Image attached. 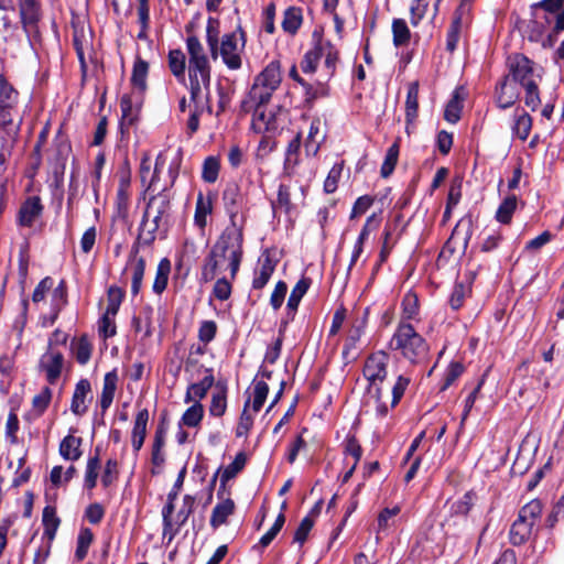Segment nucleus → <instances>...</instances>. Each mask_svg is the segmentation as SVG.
Here are the masks:
<instances>
[{
  "label": "nucleus",
  "mask_w": 564,
  "mask_h": 564,
  "mask_svg": "<svg viewBox=\"0 0 564 564\" xmlns=\"http://www.w3.org/2000/svg\"><path fill=\"white\" fill-rule=\"evenodd\" d=\"M163 165L164 161L162 156L159 155L155 160L154 171L147 188L148 192L155 194L151 195L149 198L137 238L138 243L142 246L152 245L156 238V232L160 229H166L169 225L172 194L166 186L159 188L156 185L159 173L163 169Z\"/></svg>",
  "instance_id": "obj_1"
},
{
  "label": "nucleus",
  "mask_w": 564,
  "mask_h": 564,
  "mask_svg": "<svg viewBox=\"0 0 564 564\" xmlns=\"http://www.w3.org/2000/svg\"><path fill=\"white\" fill-rule=\"evenodd\" d=\"M243 256V231L225 228L204 260L200 281L210 282L226 269L235 279Z\"/></svg>",
  "instance_id": "obj_2"
},
{
  "label": "nucleus",
  "mask_w": 564,
  "mask_h": 564,
  "mask_svg": "<svg viewBox=\"0 0 564 564\" xmlns=\"http://www.w3.org/2000/svg\"><path fill=\"white\" fill-rule=\"evenodd\" d=\"M389 348L411 364H420L429 352V345L415 328L404 321H401L390 341Z\"/></svg>",
  "instance_id": "obj_3"
},
{
  "label": "nucleus",
  "mask_w": 564,
  "mask_h": 564,
  "mask_svg": "<svg viewBox=\"0 0 564 564\" xmlns=\"http://www.w3.org/2000/svg\"><path fill=\"white\" fill-rule=\"evenodd\" d=\"M542 502L539 499H533L519 510L509 531V540L512 545L519 546L529 541L533 528L542 514Z\"/></svg>",
  "instance_id": "obj_4"
},
{
  "label": "nucleus",
  "mask_w": 564,
  "mask_h": 564,
  "mask_svg": "<svg viewBox=\"0 0 564 564\" xmlns=\"http://www.w3.org/2000/svg\"><path fill=\"white\" fill-rule=\"evenodd\" d=\"M46 296L51 300V313L42 317V326L47 327L54 324L63 306L67 302V291L64 280L55 285L51 276L44 278L37 284V303L44 301Z\"/></svg>",
  "instance_id": "obj_5"
},
{
  "label": "nucleus",
  "mask_w": 564,
  "mask_h": 564,
  "mask_svg": "<svg viewBox=\"0 0 564 564\" xmlns=\"http://www.w3.org/2000/svg\"><path fill=\"white\" fill-rule=\"evenodd\" d=\"M245 32L241 28L221 36L220 45L218 46V55H220L224 64L229 69L236 70L241 67V53L245 48Z\"/></svg>",
  "instance_id": "obj_6"
},
{
  "label": "nucleus",
  "mask_w": 564,
  "mask_h": 564,
  "mask_svg": "<svg viewBox=\"0 0 564 564\" xmlns=\"http://www.w3.org/2000/svg\"><path fill=\"white\" fill-rule=\"evenodd\" d=\"M223 202L225 210L229 217L228 229L243 231L246 216L242 213L245 197L237 184L230 183L223 192Z\"/></svg>",
  "instance_id": "obj_7"
},
{
  "label": "nucleus",
  "mask_w": 564,
  "mask_h": 564,
  "mask_svg": "<svg viewBox=\"0 0 564 564\" xmlns=\"http://www.w3.org/2000/svg\"><path fill=\"white\" fill-rule=\"evenodd\" d=\"M508 68L512 82L520 86L534 84L542 79L541 73L534 66V63L522 54H514L508 58Z\"/></svg>",
  "instance_id": "obj_8"
},
{
  "label": "nucleus",
  "mask_w": 564,
  "mask_h": 564,
  "mask_svg": "<svg viewBox=\"0 0 564 564\" xmlns=\"http://www.w3.org/2000/svg\"><path fill=\"white\" fill-rule=\"evenodd\" d=\"M212 66L188 67L191 101L210 100Z\"/></svg>",
  "instance_id": "obj_9"
},
{
  "label": "nucleus",
  "mask_w": 564,
  "mask_h": 564,
  "mask_svg": "<svg viewBox=\"0 0 564 564\" xmlns=\"http://www.w3.org/2000/svg\"><path fill=\"white\" fill-rule=\"evenodd\" d=\"M389 356L384 351L371 354L364 366V377L369 381V392L372 393L387 377Z\"/></svg>",
  "instance_id": "obj_10"
},
{
  "label": "nucleus",
  "mask_w": 564,
  "mask_h": 564,
  "mask_svg": "<svg viewBox=\"0 0 564 564\" xmlns=\"http://www.w3.org/2000/svg\"><path fill=\"white\" fill-rule=\"evenodd\" d=\"M19 21L14 29L21 28L30 46L34 47L35 41V0H17Z\"/></svg>",
  "instance_id": "obj_11"
},
{
  "label": "nucleus",
  "mask_w": 564,
  "mask_h": 564,
  "mask_svg": "<svg viewBox=\"0 0 564 564\" xmlns=\"http://www.w3.org/2000/svg\"><path fill=\"white\" fill-rule=\"evenodd\" d=\"M139 245L140 243H138V241L133 245L126 267V270L131 271V294L133 296L140 293L145 271V260L142 257H137L139 252Z\"/></svg>",
  "instance_id": "obj_12"
},
{
  "label": "nucleus",
  "mask_w": 564,
  "mask_h": 564,
  "mask_svg": "<svg viewBox=\"0 0 564 564\" xmlns=\"http://www.w3.org/2000/svg\"><path fill=\"white\" fill-rule=\"evenodd\" d=\"M517 84L505 76L496 87V102L499 108L507 109L516 104L519 98Z\"/></svg>",
  "instance_id": "obj_13"
},
{
  "label": "nucleus",
  "mask_w": 564,
  "mask_h": 564,
  "mask_svg": "<svg viewBox=\"0 0 564 564\" xmlns=\"http://www.w3.org/2000/svg\"><path fill=\"white\" fill-rule=\"evenodd\" d=\"M281 64L279 61H271L264 69L258 74L254 78V84L261 85L262 87H269V89L276 90L281 84Z\"/></svg>",
  "instance_id": "obj_14"
},
{
  "label": "nucleus",
  "mask_w": 564,
  "mask_h": 564,
  "mask_svg": "<svg viewBox=\"0 0 564 564\" xmlns=\"http://www.w3.org/2000/svg\"><path fill=\"white\" fill-rule=\"evenodd\" d=\"M322 122L319 118H314L311 121L308 134L304 142V149L307 156H316L321 145L326 139V134L322 132Z\"/></svg>",
  "instance_id": "obj_15"
},
{
  "label": "nucleus",
  "mask_w": 564,
  "mask_h": 564,
  "mask_svg": "<svg viewBox=\"0 0 564 564\" xmlns=\"http://www.w3.org/2000/svg\"><path fill=\"white\" fill-rule=\"evenodd\" d=\"M186 50L188 54V67L210 66L209 58L197 36H187Z\"/></svg>",
  "instance_id": "obj_16"
},
{
  "label": "nucleus",
  "mask_w": 564,
  "mask_h": 564,
  "mask_svg": "<svg viewBox=\"0 0 564 564\" xmlns=\"http://www.w3.org/2000/svg\"><path fill=\"white\" fill-rule=\"evenodd\" d=\"M148 422V409L140 410L135 415L133 427L131 431V445L134 453H138L144 444V440L147 437Z\"/></svg>",
  "instance_id": "obj_17"
},
{
  "label": "nucleus",
  "mask_w": 564,
  "mask_h": 564,
  "mask_svg": "<svg viewBox=\"0 0 564 564\" xmlns=\"http://www.w3.org/2000/svg\"><path fill=\"white\" fill-rule=\"evenodd\" d=\"M215 382V378L212 369H205V376L198 382L192 383L188 386L185 402L189 403L191 401H200L204 399L208 392V390L213 387Z\"/></svg>",
  "instance_id": "obj_18"
},
{
  "label": "nucleus",
  "mask_w": 564,
  "mask_h": 564,
  "mask_svg": "<svg viewBox=\"0 0 564 564\" xmlns=\"http://www.w3.org/2000/svg\"><path fill=\"white\" fill-rule=\"evenodd\" d=\"M91 391L90 382L87 379H80L75 387L72 403H70V411L77 415L82 416L87 412V404L86 399L89 395Z\"/></svg>",
  "instance_id": "obj_19"
},
{
  "label": "nucleus",
  "mask_w": 564,
  "mask_h": 564,
  "mask_svg": "<svg viewBox=\"0 0 564 564\" xmlns=\"http://www.w3.org/2000/svg\"><path fill=\"white\" fill-rule=\"evenodd\" d=\"M367 316H368V308L365 311L364 316L360 321H358L351 329L349 330L347 338L345 340L344 347H343V357L344 359L355 358L352 356V351L356 350L357 344L360 340L365 327L367 324Z\"/></svg>",
  "instance_id": "obj_20"
},
{
  "label": "nucleus",
  "mask_w": 564,
  "mask_h": 564,
  "mask_svg": "<svg viewBox=\"0 0 564 564\" xmlns=\"http://www.w3.org/2000/svg\"><path fill=\"white\" fill-rule=\"evenodd\" d=\"M63 355L54 349L42 358V367L46 372L47 381L53 384L59 378L63 368Z\"/></svg>",
  "instance_id": "obj_21"
},
{
  "label": "nucleus",
  "mask_w": 564,
  "mask_h": 564,
  "mask_svg": "<svg viewBox=\"0 0 564 564\" xmlns=\"http://www.w3.org/2000/svg\"><path fill=\"white\" fill-rule=\"evenodd\" d=\"M275 270V262L269 254H264L259 259V268L254 271L252 280V288L254 290L263 289L269 282L271 275Z\"/></svg>",
  "instance_id": "obj_22"
},
{
  "label": "nucleus",
  "mask_w": 564,
  "mask_h": 564,
  "mask_svg": "<svg viewBox=\"0 0 564 564\" xmlns=\"http://www.w3.org/2000/svg\"><path fill=\"white\" fill-rule=\"evenodd\" d=\"M467 96L466 89L462 86L456 87L453 91L451 100L447 102L444 118L449 123H456L460 119L463 101Z\"/></svg>",
  "instance_id": "obj_23"
},
{
  "label": "nucleus",
  "mask_w": 564,
  "mask_h": 564,
  "mask_svg": "<svg viewBox=\"0 0 564 564\" xmlns=\"http://www.w3.org/2000/svg\"><path fill=\"white\" fill-rule=\"evenodd\" d=\"M213 213V196L198 193L195 204L194 224L204 230L207 225V217Z\"/></svg>",
  "instance_id": "obj_24"
},
{
  "label": "nucleus",
  "mask_w": 564,
  "mask_h": 564,
  "mask_svg": "<svg viewBox=\"0 0 564 564\" xmlns=\"http://www.w3.org/2000/svg\"><path fill=\"white\" fill-rule=\"evenodd\" d=\"M273 89L269 87H262L261 85L254 84L251 86L248 98L243 101V108L251 110L252 107H259L267 105L273 94Z\"/></svg>",
  "instance_id": "obj_25"
},
{
  "label": "nucleus",
  "mask_w": 564,
  "mask_h": 564,
  "mask_svg": "<svg viewBox=\"0 0 564 564\" xmlns=\"http://www.w3.org/2000/svg\"><path fill=\"white\" fill-rule=\"evenodd\" d=\"M419 110V82H412L408 85L405 99V121L406 129L414 123Z\"/></svg>",
  "instance_id": "obj_26"
},
{
  "label": "nucleus",
  "mask_w": 564,
  "mask_h": 564,
  "mask_svg": "<svg viewBox=\"0 0 564 564\" xmlns=\"http://www.w3.org/2000/svg\"><path fill=\"white\" fill-rule=\"evenodd\" d=\"M471 227H473V220L470 217L462 218L457 223L455 228L453 229L452 236H451L449 240L447 241V243L448 245L452 242L456 243L459 241L462 245L463 251H465L468 247L469 240L473 235Z\"/></svg>",
  "instance_id": "obj_27"
},
{
  "label": "nucleus",
  "mask_w": 564,
  "mask_h": 564,
  "mask_svg": "<svg viewBox=\"0 0 564 564\" xmlns=\"http://www.w3.org/2000/svg\"><path fill=\"white\" fill-rule=\"evenodd\" d=\"M165 445V435L162 430H156L151 452V462L153 464V468L151 469L152 475H159L161 473L162 466L165 462V454L163 452V447Z\"/></svg>",
  "instance_id": "obj_28"
},
{
  "label": "nucleus",
  "mask_w": 564,
  "mask_h": 564,
  "mask_svg": "<svg viewBox=\"0 0 564 564\" xmlns=\"http://www.w3.org/2000/svg\"><path fill=\"white\" fill-rule=\"evenodd\" d=\"M235 511V502L230 498L223 499L218 502L210 516V527L213 529H218L220 525L227 522L229 516H231Z\"/></svg>",
  "instance_id": "obj_29"
},
{
  "label": "nucleus",
  "mask_w": 564,
  "mask_h": 564,
  "mask_svg": "<svg viewBox=\"0 0 564 564\" xmlns=\"http://www.w3.org/2000/svg\"><path fill=\"white\" fill-rule=\"evenodd\" d=\"M246 463L247 456L243 452H240L236 455L235 459L221 471L220 486L218 490L219 498L221 492L226 489L227 482L235 478L243 469Z\"/></svg>",
  "instance_id": "obj_30"
},
{
  "label": "nucleus",
  "mask_w": 564,
  "mask_h": 564,
  "mask_svg": "<svg viewBox=\"0 0 564 564\" xmlns=\"http://www.w3.org/2000/svg\"><path fill=\"white\" fill-rule=\"evenodd\" d=\"M42 524L44 527L43 538L52 542L61 524V519L56 514L55 507L46 506L43 509Z\"/></svg>",
  "instance_id": "obj_31"
},
{
  "label": "nucleus",
  "mask_w": 564,
  "mask_h": 564,
  "mask_svg": "<svg viewBox=\"0 0 564 564\" xmlns=\"http://www.w3.org/2000/svg\"><path fill=\"white\" fill-rule=\"evenodd\" d=\"M169 68L175 78L185 84L186 57L185 54L176 48L171 50L167 55Z\"/></svg>",
  "instance_id": "obj_32"
},
{
  "label": "nucleus",
  "mask_w": 564,
  "mask_h": 564,
  "mask_svg": "<svg viewBox=\"0 0 564 564\" xmlns=\"http://www.w3.org/2000/svg\"><path fill=\"white\" fill-rule=\"evenodd\" d=\"M317 44L321 47L319 56L325 58V67L327 68V75L330 77L335 73L336 63L338 61V51L329 42L317 36Z\"/></svg>",
  "instance_id": "obj_33"
},
{
  "label": "nucleus",
  "mask_w": 564,
  "mask_h": 564,
  "mask_svg": "<svg viewBox=\"0 0 564 564\" xmlns=\"http://www.w3.org/2000/svg\"><path fill=\"white\" fill-rule=\"evenodd\" d=\"M82 438L74 435H67L59 444V454L64 459L77 460L82 456Z\"/></svg>",
  "instance_id": "obj_34"
},
{
  "label": "nucleus",
  "mask_w": 564,
  "mask_h": 564,
  "mask_svg": "<svg viewBox=\"0 0 564 564\" xmlns=\"http://www.w3.org/2000/svg\"><path fill=\"white\" fill-rule=\"evenodd\" d=\"M470 0H462L459 8L455 12L454 20L451 24V28L447 32L446 36V48L449 52H454L458 40H459V31L462 25V13L460 11L464 9L466 4H468Z\"/></svg>",
  "instance_id": "obj_35"
},
{
  "label": "nucleus",
  "mask_w": 564,
  "mask_h": 564,
  "mask_svg": "<svg viewBox=\"0 0 564 564\" xmlns=\"http://www.w3.org/2000/svg\"><path fill=\"white\" fill-rule=\"evenodd\" d=\"M118 377L116 371L107 372L104 378V387L100 395V408L106 411L112 403Z\"/></svg>",
  "instance_id": "obj_36"
},
{
  "label": "nucleus",
  "mask_w": 564,
  "mask_h": 564,
  "mask_svg": "<svg viewBox=\"0 0 564 564\" xmlns=\"http://www.w3.org/2000/svg\"><path fill=\"white\" fill-rule=\"evenodd\" d=\"M302 144V134L301 132L296 133V135L289 142L285 150V159H284V169L292 173L293 170L299 164V154Z\"/></svg>",
  "instance_id": "obj_37"
},
{
  "label": "nucleus",
  "mask_w": 564,
  "mask_h": 564,
  "mask_svg": "<svg viewBox=\"0 0 564 564\" xmlns=\"http://www.w3.org/2000/svg\"><path fill=\"white\" fill-rule=\"evenodd\" d=\"M149 73V64L140 57H137L132 68L131 84L140 91L147 89V78Z\"/></svg>",
  "instance_id": "obj_38"
},
{
  "label": "nucleus",
  "mask_w": 564,
  "mask_h": 564,
  "mask_svg": "<svg viewBox=\"0 0 564 564\" xmlns=\"http://www.w3.org/2000/svg\"><path fill=\"white\" fill-rule=\"evenodd\" d=\"M532 118L528 112L521 110L516 113L514 123L512 126L513 135L521 141H525L531 132Z\"/></svg>",
  "instance_id": "obj_39"
},
{
  "label": "nucleus",
  "mask_w": 564,
  "mask_h": 564,
  "mask_svg": "<svg viewBox=\"0 0 564 564\" xmlns=\"http://www.w3.org/2000/svg\"><path fill=\"white\" fill-rule=\"evenodd\" d=\"M391 29L393 35V44L395 47H401L409 44L411 40V32L405 20L399 18L393 19Z\"/></svg>",
  "instance_id": "obj_40"
},
{
  "label": "nucleus",
  "mask_w": 564,
  "mask_h": 564,
  "mask_svg": "<svg viewBox=\"0 0 564 564\" xmlns=\"http://www.w3.org/2000/svg\"><path fill=\"white\" fill-rule=\"evenodd\" d=\"M314 39H317L316 33H314ZM321 50L322 48L318 47L317 40H315L313 47L304 54L303 59L301 61V69L303 73L313 74L316 70L321 61Z\"/></svg>",
  "instance_id": "obj_41"
},
{
  "label": "nucleus",
  "mask_w": 564,
  "mask_h": 564,
  "mask_svg": "<svg viewBox=\"0 0 564 564\" xmlns=\"http://www.w3.org/2000/svg\"><path fill=\"white\" fill-rule=\"evenodd\" d=\"M305 102L313 105L315 100L327 97L329 95V87L321 82L315 84L303 83Z\"/></svg>",
  "instance_id": "obj_42"
},
{
  "label": "nucleus",
  "mask_w": 564,
  "mask_h": 564,
  "mask_svg": "<svg viewBox=\"0 0 564 564\" xmlns=\"http://www.w3.org/2000/svg\"><path fill=\"white\" fill-rule=\"evenodd\" d=\"M195 105V108L193 112L191 113L188 121H187V129L189 131V134H194L198 128H199V117L204 111H207L208 113L213 112V107L210 104V100H199V101H193Z\"/></svg>",
  "instance_id": "obj_43"
},
{
  "label": "nucleus",
  "mask_w": 564,
  "mask_h": 564,
  "mask_svg": "<svg viewBox=\"0 0 564 564\" xmlns=\"http://www.w3.org/2000/svg\"><path fill=\"white\" fill-rule=\"evenodd\" d=\"M170 271V261L166 258L162 259L158 264L156 274L152 286L154 293L161 294L166 289Z\"/></svg>",
  "instance_id": "obj_44"
},
{
  "label": "nucleus",
  "mask_w": 564,
  "mask_h": 564,
  "mask_svg": "<svg viewBox=\"0 0 564 564\" xmlns=\"http://www.w3.org/2000/svg\"><path fill=\"white\" fill-rule=\"evenodd\" d=\"M311 281L310 279L303 278L297 281L295 286L292 289V292L289 296L286 307L290 312H296L299 304L302 297L305 295L310 288Z\"/></svg>",
  "instance_id": "obj_45"
},
{
  "label": "nucleus",
  "mask_w": 564,
  "mask_h": 564,
  "mask_svg": "<svg viewBox=\"0 0 564 564\" xmlns=\"http://www.w3.org/2000/svg\"><path fill=\"white\" fill-rule=\"evenodd\" d=\"M399 152H400V145L399 142L395 141L392 143V145L388 149L383 163L380 169V174L382 177L387 178L389 177L392 172L395 169V165L398 163L399 159Z\"/></svg>",
  "instance_id": "obj_46"
},
{
  "label": "nucleus",
  "mask_w": 564,
  "mask_h": 564,
  "mask_svg": "<svg viewBox=\"0 0 564 564\" xmlns=\"http://www.w3.org/2000/svg\"><path fill=\"white\" fill-rule=\"evenodd\" d=\"M203 416L204 406L200 402L196 401L183 413L181 424L187 427H196L200 424Z\"/></svg>",
  "instance_id": "obj_47"
},
{
  "label": "nucleus",
  "mask_w": 564,
  "mask_h": 564,
  "mask_svg": "<svg viewBox=\"0 0 564 564\" xmlns=\"http://www.w3.org/2000/svg\"><path fill=\"white\" fill-rule=\"evenodd\" d=\"M35 220V196H29L18 213L20 226L31 227Z\"/></svg>",
  "instance_id": "obj_48"
},
{
  "label": "nucleus",
  "mask_w": 564,
  "mask_h": 564,
  "mask_svg": "<svg viewBox=\"0 0 564 564\" xmlns=\"http://www.w3.org/2000/svg\"><path fill=\"white\" fill-rule=\"evenodd\" d=\"M517 202L516 195L507 196L496 212V219L501 224H509L517 208Z\"/></svg>",
  "instance_id": "obj_49"
},
{
  "label": "nucleus",
  "mask_w": 564,
  "mask_h": 564,
  "mask_svg": "<svg viewBox=\"0 0 564 564\" xmlns=\"http://www.w3.org/2000/svg\"><path fill=\"white\" fill-rule=\"evenodd\" d=\"M120 109H121V127H130L135 123L138 120V111L132 107L131 97L128 95H123L120 100Z\"/></svg>",
  "instance_id": "obj_50"
},
{
  "label": "nucleus",
  "mask_w": 564,
  "mask_h": 564,
  "mask_svg": "<svg viewBox=\"0 0 564 564\" xmlns=\"http://www.w3.org/2000/svg\"><path fill=\"white\" fill-rule=\"evenodd\" d=\"M302 24L301 10L297 8H289L284 13L282 28L290 34H295Z\"/></svg>",
  "instance_id": "obj_51"
},
{
  "label": "nucleus",
  "mask_w": 564,
  "mask_h": 564,
  "mask_svg": "<svg viewBox=\"0 0 564 564\" xmlns=\"http://www.w3.org/2000/svg\"><path fill=\"white\" fill-rule=\"evenodd\" d=\"M226 392V388L220 387L216 392L213 393L209 405L210 415L220 417L225 414L227 409Z\"/></svg>",
  "instance_id": "obj_52"
},
{
  "label": "nucleus",
  "mask_w": 564,
  "mask_h": 564,
  "mask_svg": "<svg viewBox=\"0 0 564 564\" xmlns=\"http://www.w3.org/2000/svg\"><path fill=\"white\" fill-rule=\"evenodd\" d=\"M220 169L219 160L216 156H208L205 159L202 169V178L206 183H215L218 178Z\"/></svg>",
  "instance_id": "obj_53"
},
{
  "label": "nucleus",
  "mask_w": 564,
  "mask_h": 564,
  "mask_svg": "<svg viewBox=\"0 0 564 564\" xmlns=\"http://www.w3.org/2000/svg\"><path fill=\"white\" fill-rule=\"evenodd\" d=\"M218 21L209 18L206 26V41L210 51V55L214 59L218 57Z\"/></svg>",
  "instance_id": "obj_54"
},
{
  "label": "nucleus",
  "mask_w": 564,
  "mask_h": 564,
  "mask_svg": "<svg viewBox=\"0 0 564 564\" xmlns=\"http://www.w3.org/2000/svg\"><path fill=\"white\" fill-rule=\"evenodd\" d=\"M475 498V492L467 491L460 499L452 503L451 513L455 516H467L474 506Z\"/></svg>",
  "instance_id": "obj_55"
},
{
  "label": "nucleus",
  "mask_w": 564,
  "mask_h": 564,
  "mask_svg": "<svg viewBox=\"0 0 564 564\" xmlns=\"http://www.w3.org/2000/svg\"><path fill=\"white\" fill-rule=\"evenodd\" d=\"M18 93L0 74V107H14Z\"/></svg>",
  "instance_id": "obj_56"
},
{
  "label": "nucleus",
  "mask_w": 564,
  "mask_h": 564,
  "mask_svg": "<svg viewBox=\"0 0 564 564\" xmlns=\"http://www.w3.org/2000/svg\"><path fill=\"white\" fill-rule=\"evenodd\" d=\"M123 299V291L118 286H110L107 292V307L105 313L108 315H117Z\"/></svg>",
  "instance_id": "obj_57"
},
{
  "label": "nucleus",
  "mask_w": 564,
  "mask_h": 564,
  "mask_svg": "<svg viewBox=\"0 0 564 564\" xmlns=\"http://www.w3.org/2000/svg\"><path fill=\"white\" fill-rule=\"evenodd\" d=\"M100 466V460L98 453L95 456L88 458L86 473H85V487L88 489H93L96 487L97 478H98V469Z\"/></svg>",
  "instance_id": "obj_58"
},
{
  "label": "nucleus",
  "mask_w": 564,
  "mask_h": 564,
  "mask_svg": "<svg viewBox=\"0 0 564 564\" xmlns=\"http://www.w3.org/2000/svg\"><path fill=\"white\" fill-rule=\"evenodd\" d=\"M93 542V533L89 529L80 530L77 538V546L75 551V556L78 561H83L87 553L88 549Z\"/></svg>",
  "instance_id": "obj_59"
},
{
  "label": "nucleus",
  "mask_w": 564,
  "mask_h": 564,
  "mask_svg": "<svg viewBox=\"0 0 564 564\" xmlns=\"http://www.w3.org/2000/svg\"><path fill=\"white\" fill-rule=\"evenodd\" d=\"M394 228H395V225L387 224L384 226L383 234H382L383 241H382V247H381V250L379 253V262L380 263H383L388 259V257L395 243V240L392 239V234H393Z\"/></svg>",
  "instance_id": "obj_60"
},
{
  "label": "nucleus",
  "mask_w": 564,
  "mask_h": 564,
  "mask_svg": "<svg viewBox=\"0 0 564 564\" xmlns=\"http://www.w3.org/2000/svg\"><path fill=\"white\" fill-rule=\"evenodd\" d=\"M343 167H344V162L341 161L339 163L334 164L333 167L330 169V171L328 172V175L324 182V191L327 194H332L337 189L338 181L341 176Z\"/></svg>",
  "instance_id": "obj_61"
},
{
  "label": "nucleus",
  "mask_w": 564,
  "mask_h": 564,
  "mask_svg": "<svg viewBox=\"0 0 564 564\" xmlns=\"http://www.w3.org/2000/svg\"><path fill=\"white\" fill-rule=\"evenodd\" d=\"M116 315H108V313H104L98 322V332L99 336L104 339L113 337L117 333L116 324H115Z\"/></svg>",
  "instance_id": "obj_62"
},
{
  "label": "nucleus",
  "mask_w": 564,
  "mask_h": 564,
  "mask_svg": "<svg viewBox=\"0 0 564 564\" xmlns=\"http://www.w3.org/2000/svg\"><path fill=\"white\" fill-rule=\"evenodd\" d=\"M269 393V386L264 381H254L252 409L254 412L260 411Z\"/></svg>",
  "instance_id": "obj_63"
},
{
  "label": "nucleus",
  "mask_w": 564,
  "mask_h": 564,
  "mask_svg": "<svg viewBox=\"0 0 564 564\" xmlns=\"http://www.w3.org/2000/svg\"><path fill=\"white\" fill-rule=\"evenodd\" d=\"M419 304L417 297L413 293H408L402 300V318L412 319L417 315Z\"/></svg>",
  "instance_id": "obj_64"
}]
</instances>
